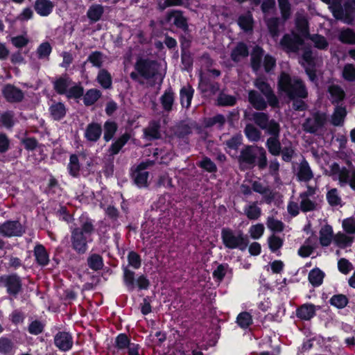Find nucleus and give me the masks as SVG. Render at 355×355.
<instances>
[{"instance_id":"nucleus-1","label":"nucleus","mask_w":355,"mask_h":355,"mask_svg":"<svg viewBox=\"0 0 355 355\" xmlns=\"http://www.w3.org/2000/svg\"><path fill=\"white\" fill-rule=\"evenodd\" d=\"M240 169L248 170L258 166L259 169H264L268 165L266 150L257 145H248L240 151L237 157Z\"/></svg>"},{"instance_id":"nucleus-2","label":"nucleus","mask_w":355,"mask_h":355,"mask_svg":"<svg viewBox=\"0 0 355 355\" xmlns=\"http://www.w3.org/2000/svg\"><path fill=\"white\" fill-rule=\"evenodd\" d=\"M94 231V225L90 219H85L80 227L71 229L70 246L76 254L82 255L87 252L88 243L92 241L91 236Z\"/></svg>"},{"instance_id":"nucleus-3","label":"nucleus","mask_w":355,"mask_h":355,"mask_svg":"<svg viewBox=\"0 0 355 355\" xmlns=\"http://www.w3.org/2000/svg\"><path fill=\"white\" fill-rule=\"evenodd\" d=\"M135 71L130 74V78L140 84H143L142 79L150 80L156 78L159 73V64L156 60L148 58L139 57L134 66Z\"/></svg>"},{"instance_id":"nucleus-4","label":"nucleus","mask_w":355,"mask_h":355,"mask_svg":"<svg viewBox=\"0 0 355 355\" xmlns=\"http://www.w3.org/2000/svg\"><path fill=\"white\" fill-rule=\"evenodd\" d=\"M279 87L291 98H305L308 92L304 83L297 78H291L288 74L282 73L279 80Z\"/></svg>"},{"instance_id":"nucleus-5","label":"nucleus","mask_w":355,"mask_h":355,"mask_svg":"<svg viewBox=\"0 0 355 355\" xmlns=\"http://www.w3.org/2000/svg\"><path fill=\"white\" fill-rule=\"evenodd\" d=\"M329 5V9L337 19L343 20L347 24L352 22L355 15V0H345L344 8L338 0H322Z\"/></svg>"},{"instance_id":"nucleus-6","label":"nucleus","mask_w":355,"mask_h":355,"mask_svg":"<svg viewBox=\"0 0 355 355\" xmlns=\"http://www.w3.org/2000/svg\"><path fill=\"white\" fill-rule=\"evenodd\" d=\"M221 239L224 245L229 249L238 248L243 251L249 244L248 236L242 231H234L227 227L222 229Z\"/></svg>"},{"instance_id":"nucleus-7","label":"nucleus","mask_w":355,"mask_h":355,"mask_svg":"<svg viewBox=\"0 0 355 355\" xmlns=\"http://www.w3.org/2000/svg\"><path fill=\"white\" fill-rule=\"evenodd\" d=\"M318 188L309 184L306 186V190L301 192L298 196L300 210L304 212L314 211L319 208L315 195Z\"/></svg>"},{"instance_id":"nucleus-8","label":"nucleus","mask_w":355,"mask_h":355,"mask_svg":"<svg viewBox=\"0 0 355 355\" xmlns=\"http://www.w3.org/2000/svg\"><path fill=\"white\" fill-rule=\"evenodd\" d=\"M327 121V118L325 114L315 112L311 116L305 119L302 127L303 130L306 132L320 135Z\"/></svg>"},{"instance_id":"nucleus-9","label":"nucleus","mask_w":355,"mask_h":355,"mask_svg":"<svg viewBox=\"0 0 355 355\" xmlns=\"http://www.w3.org/2000/svg\"><path fill=\"white\" fill-rule=\"evenodd\" d=\"M330 175H336L341 185L348 184L355 190V168H340L337 163H333L330 166Z\"/></svg>"},{"instance_id":"nucleus-10","label":"nucleus","mask_w":355,"mask_h":355,"mask_svg":"<svg viewBox=\"0 0 355 355\" xmlns=\"http://www.w3.org/2000/svg\"><path fill=\"white\" fill-rule=\"evenodd\" d=\"M250 120L253 121L260 128L268 134H277L279 124L274 119L269 120V116L264 112H253Z\"/></svg>"},{"instance_id":"nucleus-11","label":"nucleus","mask_w":355,"mask_h":355,"mask_svg":"<svg viewBox=\"0 0 355 355\" xmlns=\"http://www.w3.org/2000/svg\"><path fill=\"white\" fill-rule=\"evenodd\" d=\"M303 44V39L298 34L292 33L284 35L279 42V46L282 50L287 53H296Z\"/></svg>"},{"instance_id":"nucleus-12","label":"nucleus","mask_w":355,"mask_h":355,"mask_svg":"<svg viewBox=\"0 0 355 355\" xmlns=\"http://www.w3.org/2000/svg\"><path fill=\"white\" fill-rule=\"evenodd\" d=\"M0 282L6 288L8 294L16 296L21 289V280L17 274L3 275Z\"/></svg>"},{"instance_id":"nucleus-13","label":"nucleus","mask_w":355,"mask_h":355,"mask_svg":"<svg viewBox=\"0 0 355 355\" xmlns=\"http://www.w3.org/2000/svg\"><path fill=\"white\" fill-rule=\"evenodd\" d=\"M254 85L265 96L270 106L278 107L279 100L268 83L262 78H259L255 80Z\"/></svg>"},{"instance_id":"nucleus-14","label":"nucleus","mask_w":355,"mask_h":355,"mask_svg":"<svg viewBox=\"0 0 355 355\" xmlns=\"http://www.w3.org/2000/svg\"><path fill=\"white\" fill-rule=\"evenodd\" d=\"M25 230L18 220H8L0 225V234L3 236H19Z\"/></svg>"},{"instance_id":"nucleus-15","label":"nucleus","mask_w":355,"mask_h":355,"mask_svg":"<svg viewBox=\"0 0 355 355\" xmlns=\"http://www.w3.org/2000/svg\"><path fill=\"white\" fill-rule=\"evenodd\" d=\"M153 161H146L139 164L135 171L132 173V177L135 184L139 187H146L148 186V173L145 169L153 166Z\"/></svg>"},{"instance_id":"nucleus-16","label":"nucleus","mask_w":355,"mask_h":355,"mask_svg":"<svg viewBox=\"0 0 355 355\" xmlns=\"http://www.w3.org/2000/svg\"><path fill=\"white\" fill-rule=\"evenodd\" d=\"M165 20L166 22L173 24L184 31L188 30L187 19L183 15V12L181 10H173L167 12L165 16Z\"/></svg>"},{"instance_id":"nucleus-17","label":"nucleus","mask_w":355,"mask_h":355,"mask_svg":"<svg viewBox=\"0 0 355 355\" xmlns=\"http://www.w3.org/2000/svg\"><path fill=\"white\" fill-rule=\"evenodd\" d=\"M73 343V338L71 335L67 332H58L54 337L55 345L62 352H67L71 349Z\"/></svg>"},{"instance_id":"nucleus-18","label":"nucleus","mask_w":355,"mask_h":355,"mask_svg":"<svg viewBox=\"0 0 355 355\" xmlns=\"http://www.w3.org/2000/svg\"><path fill=\"white\" fill-rule=\"evenodd\" d=\"M3 95L7 101L10 103H19L24 98L23 92L12 85H6L2 90Z\"/></svg>"},{"instance_id":"nucleus-19","label":"nucleus","mask_w":355,"mask_h":355,"mask_svg":"<svg viewBox=\"0 0 355 355\" xmlns=\"http://www.w3.org/2000/svg\"><path fill=\"white\" fill-rule=\"evenodd\" d=\"M252 189L254 191L262 195L265 202L268 204L270 203L275 198L276 192L273 191L269 186L261 182H253Z\"/></svg>"},{"instance_id":"nucleus-20","label":"nucleus","mask_w":355,"mask_h":355,"mask_svg":"<svg viewBox=\"0 0 355 355\" xmlns=\"http://www.w3.org/2000/svg\"><path fill=\"white\" fill-rule=\"evenodd\" d=\"M175 98V93L172 88L169 87L164 91V94L159 98V102L164 112L169 113L173 110Z\"/></svg>"},{"instance_id":"nucleus-21","label":"nucleus","mask_w":355,"mask_h":355,"mask_svg":"<svg viewBox=\"0 0 355 355\" xmlns=\"http://www.w3.org/2000/svg\"><path fill=\"white\" fill-rule=\"evenodd\" d=\"M102 135V127L98 123L92 122L89 123L85 131V138L92 142H96Z\"/></svg>"},{"instance_id":"nucleus-22","label":"nucleus","mask_w":355,"mask_h":355,"mask_svg":"<svg viewBox=\"0 0 355 355\" xmlns=\"http://www.w3.org/2000/svg\"><path fill=\"white\" fill-rule=\"evenodd\" d=\"M333 228L330 225H322L319 231V242L322 247L330 245L334 239Z\"/></svg>"},{"instance_id":"nucleus-23","label":"nucleus","mask_w":355,"mask_h":355,"mask_svg":"<svg viewBox=\"0 0 355 355\" xmlns=\"http://www.w3.org/2000/svg\"><path fill=\"white\" fill-rule=\"evenodd\" d=\"M161 125L159 121L153 120L144 129V137L148 140L157 139L161 137Z\"/></svg>"},{"instance_id":"nucleus-24","label":"nucleus","mask_w":355,"mask_h":355,"mask_svg":"<svg viewBox=\"0 0 355 355\" xmlns=\"http://www.w3.org/2000/svg\"><path fill=\"white\" fill-rule=\"evenodd\" d=\"M279 133L280 127L278 128L277 134H270L271 136L267 139L266 144L269 153L274 156H278L281 153L282 146L279 139Z\"/></svg>"},{"instance_id":"nucleus-25","label":"nucleus","mask_w":355,"mask_h":355,"mask_svg":"<svg viewBox=\"0 0 355 355\" xmlns=\"http://www.w3.org/2000/svg\"><path fill=\"white\" fill-rule=\"evenodd\" d=\"M55 5L50 0H35L34 9L36 12L42 17L49 16L53 11Z\"/></svg>"},{"instance_id":"nucleus-26","label":"nucleus","mask_w":355,"mask_h":355,"mask_svg":"<svg viewBox=\"0 0 355 355\" xmlns=\"http://www.w3.org/2000/svg\"><path fill=\"white\" fill-rule=\"evenodd\" d=\"M248 101L257 110H263L267 107V102L257 91L250 90L249 92Z\"/></svg>"},{"instance_id":"nucleus-27","label":"nucleus","mask_w":355,"mask_h":355,"mask_svg":"<svg viewBox=\"0 0 355 355\" xmlns=\"http://www.w3.org/2000/svg\"><path fill=\"white\" fill-rule=\"evenodd\" d=\"M297 176L299 180L309 182L313 178V171L309 166V163L303 159L299 164Z\"/></svg>"},{"instance_id":"nucleus-28","label":"nucleus","mask_w":355,"mask_h":355,"mask_svg":"<svg viewBox=\"0 0 355 355\" xmlns=\"http://www.w3.org/2000/svg\"><path fill=\"white\" fill-rule=\"evenodd\" d=\"M248 48L243 42H239L232 49L231 53V59L236 62L241 61L243 58L248 56Z\"/></svg>"},{"instance_id":"nucleus-29","label":"nucleus","mask_w":355,"mask_h":355,"mask_svg":"<svg viewBox=\"0 0 355 355\" xmlns=\"http://www.w3.org/2000/svg\"><path fill=\"white\" fill-rule=\"evenodd\" d=\"M354 236L339 232L335 234L334 242L338 247L340 248H345L351 246L354 242Z\"/></svg>"},{"instance_id":"nucleus-30","label":"nucleus","mask_w":355,"mask_h":355,"mask_svg":"<svg viewBox=\"0 0 355 355\" xmlns=\"http://www.w3.org/2000/svg\"><path fill=\"white\" fill-rule=\"evenodd\" d=\"M328 92L330 94V101L333 104L339 103L344 100L345 97V93L341 87L332 85L328 88Z\"/></svg>"},{"instance_id":"nucleus-31","label":"nucleus","mask_w":355,"mask_h":355,"mask_svg":"<svg viewBox=\"0 0 355 355\" xmlns=\"http://www.w3.org/2000/svg\"><path fill=\"white\" fill-rule=\"evenodd\" d=\"M36 261L40 266H46L49 261V254L42 245H37L34 248Z\"/></svg>"},{"instance_id":"nucleus-32","label":"nucleus","mask_w":355,"mask_h":355,"mask_svg":"<svg viewBox=\"0 0 355 355\" xmlns=\"http://www.w3.org/2000/svg\"><path fill=\"white\" fill-rule=\"evenodd\" d=\"M347 111L345 107L342 106H336L331 116V122L335 126L343 125Z\"/></svg>"},{"instance_id":"nucleus-33","label":"nucleus","mask_w":355,"mask_h":355,"mask_svg":"<svg viewBox=\"0 0 355 355\" xmlns=\"http://www.w3.org/2000/svg\"><path fill=\"white\" fill-rule=\"evenodd\" d=\"M193 94V89L189 85L183 87L180 89V103L182 107L187 109L190 107Z\"/></svg>"},{"instance_id":"nucleus-34","label":"nucleus","mask_w":355,"mask_h":355,"mask_svg":"<svg viewBox=\"0 0 355 355\" xmlns=\"http://www.w3.org/2000/svg\"><path fill=\"white\" fill-rule=\"evenodd\" d=\"M96 80L103 88H111L112 84V78L110 73L107 69H100L98 73Z\"/></svg>"},{"instance_id":"nucleus-35","label":"nucleus","mask_w":355,"mask_h":355,"mask_svg":"<svg viewBox=\"0 0 355 355\" xmlns=\"http://www.w3.org/2000/svg\"><path fill=\"white\" fill-rule=\"evenodd\" d=\"M50 114L54 120L62 119L67 113V109L62 103H54L49 108Z\"/></svg>"},{"instance_id":"nucleus-36","label":"nucleus","mask_w":355,"mask_h":355,"mask_svg":"<svg viewBox=\"0 0 355 355\" xmlns=\"http://www.w3.org/2000/svg\"><path fill=\"white\" fill-rule=\"evenodd\" d=\"M71 80L68 77H60L53 83V88L59 94H66L71 85Z\"/></svg>"},{"instance_id":"nucleus-37","label":"nucleus","mask_w":355,"mask_h":355,"mask_svg":"<svg viewBox=\"0 0 355 355\" xmlns=\"http://www.w3.org/2000/svg\"><path fill=\"white\" fill-rule=\"evenodd\" d=\"M83 96V103L86 106L94 105L102 96L99 89H90Z\"/></svg>"},{"instance_id":"nucleus-38","label":"nucleus","mask_w":355,"mask_h":355,"mask_svg":"<svg viewBox=\"0 0 355 355\" xmlns=\"http://www.w3.org/2000/svg\"><path fill=\"white\" fill-rule=\"evenodd\" d=\"M103 12L104 8L103 6L94 4L89 8L87 12V16L92 22H96L100 20Z\"/></svg>"},{"instance_id":"nucleus-39","label":"nucleus","mask_w":355,"mask_h":355,"mask_svg":"<svg viewBox=\"0 0 355 355\" xmlns=\"http://www.w3.org/2000/svg\"><path fill=\"white\" fill-rule=\"evenodd\" d=\"M130 136L128 133L123 134L118 139H116L110 147L109 153L111 155H114L119 153L123 146L128 141Z\"/></svg>"},{"instance_id":"nucleus-40","label":"nucleus","mask_w":355,"mask_h":355,"mask_svg":"<svg viewBox=\"0 0 355 355\" xmlns=\"http://www.w3.org/2000/svg\"><path fill=\"white\" fill-rule=\"evenodd\" d=\"M315 314V307L312 304H304L297 310V316L302 320H309Z\"/></svg>"},{"instance_id":"nucleus-41","label":"nucleus","mask_w":355,"mask_h":355,"mask_svg":"<svg viewBox=\"0 0 355 355\" xmlns=\"http://www.w3.org/2000/svg\"><path fill=\"white\" fill-rule=\"evenodd\" d=\"M245 214L250 220H257L261 215V209L257 206L256 202L246 206L244 209Z\"/></svg>"},{"instance_id":"nucleus-42","label":"nucleus","mask_w":355,"mask_h":355,"mask_svg":"<svg viewBox=\"0 0 355 355\" xmlns=\"http://www.w3.org/2000/svg\"><path fill=\"white\" fill-rule=\"evenodd\" d=\"M324 273L319 268L311 270L309 273V281L313 286H318L322 284Z\"/></svg>"},{"instance_id":"nucleus-43","label":"nucleus","mask_w":355,"mask_h":355,"mask_svg":"<svg viewBox=\"0 0 355 355\" xmlns=\"http://www.w3.org/2000/svg\"><path fill=\"white\" fill-rule=\"evenodd\" d=\"M104 135L103 139L105 141H110L117 131L118 125L116 122L112 121H107L105 122L104 125Z\"/></svg>"},{"instance_id":"nucleus-44","label":"nucleus","mask_w":355,"mask_h":355,"mask_svg":"<svg viewBox=\"0 0 355 355\" xmlns=\"http://www.w3.org/2000/svg\"><path fill=\"white\" fill-rule=\"evenodd\" d=\"M244 132L247 138L254 142L259 141L261 137V132L251 123L246 125Z\"/></svg>"},{"instance_id":"nucleus-45","label":"nucleus","mask_w":355,"mask_h":355,"mask_svg":"<svg viewBox=\"0 0 355 355\" xmlns=\"http://www.w3.org/2000/svg\"><path fill=\"white\" fill-rule=\"evenodd\" d=\"M263 55L261 48L257 46L251 54V65L254 71H257L261 67V62Z\"/></svg>"},{"instance_id":"nucleus-46","label":"nucleus","mask_w":355,"mask_h":355,"mask_svg":"<svg viewBox=\"0 0 355 355\" xmlns=\"http://www.w3.org/2000/svg\"><path fill=\"white\" fill-rule=\"evenodd\" d=\"M88 266L93 270H100L103 267V260L101 255L92 254L87 258Z\"/></svg>"},{"instance_id":"nucleus-47","label":"nucleus","mask_w":355,"mask_h":355,"mask_svg":"<svg viewBox=\"0 0 355 355\" xmlns=\"http://www.w3.org/2000/svg\"><path fill=\"white\" fill-rule=\"evenodd\" d=\"M68 170L71 176L76 178L79 175L80 164L78 156L75 154L70 156Z\"/></svg>"},{"instance_id":"nucleus-48","label":"nucleus","mask_w":355,"mask_h":355,"mask_svg":"<svg viewBox=\"0 0 355 355\" xmlns=\"http://www.w3.org/2000/svg\"><path fill=\"white\" fill-rule=\"evenodd\" d=\"M15 349L14 343L8 338H0V353L3 354H11Z\"/></svg>"},{"instance_id":"nucleus-49","label":"nucleus","mask_w":355,"mask_h":355,"mask_svg":"<svg viewBox=\"0 0 355 355\" xmlns=\"http://www.w3.org/2000/svg\"><path fill=\"white\" fill-rule=\"evenodd\" d=\"M266 225L268 229L275 232H282L285 227L282 221L274 217H268L267 218Z\"/></svg>"},{"instance_id":"nucleus-50","label":"nucleus","mask_w":355,"mask_h":355,"mask_svg":"<svg viewBox=\"0 0 355 355\" xmlns=\"http://www.w3.org/2000/svg\"><path fill=\"white\" fill-rule=\"evenodd\" d=\"M104 55L100 51L92 52L87 58V61L91 62L94 67L101 68L104 62Z\"/></svg>"},{"instance_id":"nucleus-51","label":"nucleus","mask_w":355,"mask_h":355,"mask_svg":"<svg viewBox=\"0 0 355 355\" xmlns=\"http://www.w3.org/2000/svg\"><path fill=\"white\" fill-rule=\"evenodd\" d=\"M130 339L125 334H119L115 339V347L119 350H124L129 349L130 345H132Z\"/></svg>"},{"instance_id":"nucleus-52","label":"nucleus","mask_w":355,"mask_h":355,"mask_svg":"<svg viewBox=\"0 0 355 355\" xmlns=\"http://www.w3.org/2000/svg\"><path fill=\"white\" fill-rule=\"evenodd\" d=\"M268 242L270 250L272 252H275L282 247L284 240L275 234H272L268 237Z\"/></svg>"},{"instance_id":"nucleus-53","label":"nucleus","mask_w":355,"mask_h":355,"mask_svg":"<svg viewBox=\"0 0 355 355\" xmlns=\"http://www.w3.org/2000/svg\"><path fill=\"white\" fill-rule=\"evenodd\" d=\"M339 40L343 43L350 44H355V32L350 28L343 30L340 32Z\"/></svg>"},{"instance_id":"nucleus-54","label":"nucleus","mask_w":355,"mask_h":355,"mask_svg":"<svg viewBox=\"0 0 355 355\" xmlns=\"http://www.w3.org/2000/svg\"><path fill=\"white\" fill-rule=\"evenodd\" d=\"M327 200L331 206H338L341 204V198L337 189H330L327 193Z\"/></svg>"},{"instance_id":"nucleus-55","label":"nucleus","mask_w":355,"mask_h":355,"mask_svg":"<svg viewBox=\"0 0 355 355\" xmlns=\"http://www.w3.org/2000/svg\"><path fill=\"white\" fill-rule=\"evenodd\" d=\"M310 40L314 44L315 48L320 50H325L329 46V43L324 36L320 35H313L309 37Z\"/></svg>"},{"instance_id":"nucleus-56","label":"nucleus","mask_w":355,"mask_h":355,"mask_svg":"<svg viewBox=\"0 0 355 355\" xmlns=\"http://www.w3.org/2000/svg\"><path fill=\"white\" fill-rule=\"evenodd\" d=\"M226 120L223 115L217 114L213 117L206 119L204 124L207 128L212 127L215 125H218L220 128L223 127Z\"/></svg>"},{"instance_id":"nucleus-57","label":"nucleus","mask_w":355,"mask_h":355,"mask_svg":"<svg viewBox=\"0 0 355 355\" xmlns=\"http://www.w3.org/2000/svg\"><path fill=\"white\" fill-rule=\"evenodd\" d=\"M51 46L49 42L42 43L37 49V54L39 59L49 60V57L51 53Z\"/></svg>"},{"instance_id":"nucleus-58","label":"nucleus","mask_w":355,"mask_h":355,"mask_svg":"<svg viewBox=\"0 0 355 355\" xmlns=\"http://www.w3.org/2000/svg\"><path fill=\"white\" fill-rule=\"evenodd\" d=\"M343 78L349 82L355 81V67L352 64H347L342 71Z\"/></svg>"},{"instance_id":"nucleus-59","label":"nucleus","mask_w":355,"mask_h":355,"mask_svg":"<svg viewBox=\"0 0 355 355\" xmlns=\"http://www.w3.org/2000/svg\"><path fill=\"white\" fill-rule=\"evenodd\" d=\"M264 231V225L262 223H257L256 225H252L249 228L248 232L252 239H259L263 236Z\"/></svg>"},{"instance_id":"nucleus-60","label":"nucleus","mask_w":355,"mask_h":355,"mask_svg":"<svg viewBox=\"0 0 355 355\" xmlns=\"http://www.w3.org/2000/svg\"><path fill=\"white\" fill-rule=\"evenodd\" d=\"M238 324L243 329L248 328L252 323V319L251 315L248 312L241 313L236 319Z\"/></svg>"},{"instance_id":"nucleus-61","label":"nucleus","mask_w":355,"mask_h":355,"mask_svg":"<svg viewBox=\"0 0 355 355\" xmlns=\"http://www.w3.org/2000/svg\"><path fill=\"white\" fill-rule=\"evenodd\" d=\"M239 24L240 27L245 31L252 28V17L250 13L242 15L239 18Z\"/></svg>"},{"instance_id":"nucleus-62","label":"nucleus","mask_w":355,"mask_h":355,"mask_svg":"<svg viewBox=\"0 0 355 355\" xmlns=\"http://www.w3.org/2000/svg\"><path fill=\"white\" fill-rule=\"evenodd\" d=\"M218 103L222 106H232L235 105L236 100V98L233 96L220 94L218 97Z\"/></svg>"},{"instance_id":"nucleus-63","label":"nucleus","mask_w":355,"mask_h":355,"mask_svg":"<svg viewBox=\"0 0 355 355\" xmlns=\"http://www.w3.org/2000/svg\"><path fill=\"white\" fill-rule=\"evenodd\" d=\"M330 302L331 305L335 306L339 309H342L347 304L348 300L345 295L340 294L334 295L331 298Z\"/></svg>"},{"instance_id":"nucleus-64","label":"nucleus","mask_w":355,"mask_h":355,"mask_svg":"<svg viewBox=\"0 0 355 355\" xmlns=\"http://www.w3.org/2000/svg\"><path fill=\"white\" fill-rule=\"evenodd\" d=\"M343 227L348 234H355V218H349L343 221Z\"/></svg>"}]
</instances>
